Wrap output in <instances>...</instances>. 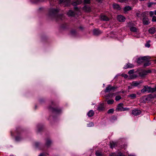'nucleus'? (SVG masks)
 Masks as SVG:
<instances>
[{
    "instance_id": "4468645a",
    "label": "nucleus",
    "mask_w": 156,
    "mask_h": 156,
    "mask_svg": "<svg viewBox=\"0 0 156 156\" xmlns=\"http://www.w3.org/2000/svg\"><path fill=\"white\" fill-rule=\"evenodd\" d=\"M64 19V17L63 14L58 15L56 17V19L57 21H59L60 20H62Z\"/></svg>"
},
{
    "instance_id": "39448f33",
    "label": "nucleus",
    "mask_w": 156,
    "mask_h": 156,
    "mask_svg": "<svg viewBox=\"0 0 156 156\" xmlns=\"http://www.w3.org/2000/svg\"><path fill=\"white\" fill-rule=\"evenodd\" d=\"M51 144V141L49 139H47L46 140V142L44 145V148H48L49 147Z\"/></svg>"
},
{
    "instance_id": "c756f323",
    "label": "nucleus",
    "mask_w": 156,
    "mask_h": 156,
    "mask_svg": "<svg viewBox=\"0 0 156 156\" xmlns=\"http://www.w3.org/2000/svg\"><path fill=\"white\" fill-rule=\"evenodd\" d=\"M136 97V95L135 94H132L129 95V97H130L132 99L135 98Z\"/></svg>"
},
{
    "instance_id": "7c9ffc66",
    "label": "nucleus",
    "mask_w": 156,
    "mask_h": 156,
    "mask_svg": "<svg viewBox=\"0 0 156 156\" xmlns=\"http://www.w3.org/2000/svg\"><path fill=\"white\" fill-rule=\"evenodd\" d=\"M114 112V109L113 108H111L108 110L107 112L108 114L113 113Z\"/></svg>"
},
{
    "instance_id": "bb28decb",
    "label": "nucleus",
    "mask_w": 156,
    "mask_h": 156,
    "mask_svg": "<svg viewBox=\"0 0 156 156\" xmlns=\"http://www.w3.org/2000/svg\"><path fill=\"white\" fill-rule=\"evenodd\" d=\"M131 9V8L129 6H126L124 8V10L125 11H128L130 10Z\"/></svg>"
},
{
    "instance_id": "680f3d73",
    "label": "nucleus",
    "mask_w": 156,
    "mask_h": 156,
    "mask_svg": "<svg viewBox=\"0 0 156 156\" xmlns=\"http://www.w3.org/2000/svg\"><path fill=\"white\" fill-rule=\"evenodd\" d=\"M155 37L156 38V34L154 35Z\"/></svg>"
},
{
    "instance_id": "338daca9",
    "label": "nucleus",
    "mask_w": 156,
    "mask_h": 156,
    "mask_svg": "<svg viewBox=\"0 0 156 156\" xmlns=\"http://www.w3.org/2000/svg\"><path fill=\"white\" fill-rule=\"evenodd\" d=\"M156 1V0H155Z\"/></svg>"
},
{
    "instance_id": "412c9836",
    "label": "nucleus",
    "mask_w": 156,
    "mask_h": 156,
    "mask_svg": "<svg viewBox=\"0 0 156 156\" xmlns=\"http://www.w3.org/2000/svg\"><path fill=\"white\" fill-rule=\"evenodd\" d=\"M87 115L89 117H92L94 115V112L93 110H90L88 112Z\"/></svg>"
},
{
    "instance_id": "79ce46f5",
    "label": "nucleus",
    "mask_w": 156,
    "mask_h": 156,
    "mask_svg": "<svg viewBox=\"0 0 156 156\" xmlns=\"http://www.w3.org/2000/svg\"><path fill=\"white\" fill-rule=\"evenodd\" d=\"M117 155V156H124L123 154L121 152L118 153Z\"/></svg>"
},
{
    "instance_id": "b1692460",
    "label": "nucleus",
    "mask_w": 156,
    "mask_h": 156,
    "mask_svg": "<svg viewBox=\"0 0 156 156\" xmlns=\"http://www.w3.org/2000/svg\"><path fill=\"white\" fill-rule=\"evenodd\" d=\"M130 30L131 31L134 32H137V28L135 27H131L130 28Z\"/></svg>"
},
{
    "instance_id": "c03bdc74",
    "label": "nucleus",
    "mask_w": 156,
    "mask_h": 156,
    "mask_svg": "<svg viewBox=\"0 0 156 156\" xmlns=\"http://www.w3.org/2000/svg\"><path fill=\"white\" fill-rule=\"evenodd\" d=\"M137 76V75L136 74H133L131 75V78L132 79H134V78L136 77Z\"/></svg>"
},
{
    "instance_id": "a211bd4d",
    "label": "nucleus",
    "mask_w": 156,
    "mask_h": 156,
    "mask_svg": "<svg viewBox=\"0 0 156 156\" xmlns=\"http://www.w3.org/2000/svg\"><path fill=\"white\" fill-rule=\"evenodd\" d=\"M83 9L86 12H90L91 11V9L88 6H85L83 7Z\"/></svg>"
},
{
    "instance_id": "aec40b11",
    "label": "nucleus",
    "mask_w": 156,
    "mask_h": 156,
    "mask_svg": "<svg viewBox=\"0 0 156 156\" xmlns=\"http://www.w3.org/2000/svg\"><path fill=\"white\" fill-rule=\"evenodd\" d=\"M101 19L104 21H108L109 20V18L104 15H101Z\"/></svg>"
},
{
    "instance_id": "0e129e2a",
    "label": "nucleus",
    "mask_w": 156,
    "mask_h": 156,
    "mask_svg": "<svg viewBox=\"0 0 156 156\" xmlns=\"http://www.w3.org/2000/svg\"><path fill=\"white\" fill-rule=\"evenodd\" d=\"M38 131H41V130H40V129H38Z\"/></svg>"
},
{
    "instance_id": "ea45409f",
    "label": "nucleus",
    "mask_w": 156,
    "mask_h": 156,
    "mask_svg": "<svg viewBox=\"0 0 156 156\" xmlns=\"http://www.w3.org/2000/svg\"><path fill=\"white\" fill-rule=\"evenodd\" d=\"M85 4H90V0H84Z\"/></svg>"
},
{
    "instance_id": "dca6fc26",
    "label": "nucleus",
    "mask_w": 156,
    "mask_h": 156,
    "mask_svg": "<svg viewBox=\"0 0 156 156\" xmlns=\"http://www.w3.org/2000/svg\"><path fill=\"white\" fill-rule=\"evenodd\" d=\"M82 2L81 0H77L75 1L72 4L73 5L76 6L78 5H79L81 4Z\"/></svg>"
},
{
    "instance_id": "de8ad7c7",
    "label": "nucleus",
    "mask_w": 156,
    "mask_h": 156,
    "mask_svg": "<svg viewBox=\"0 0 156 156\" xmlns=\"http://www.w3.org/2000/svg\"><path fill=\"white\" fill-rule=\"evenodd\" d=\"M154 14V13L153 11H150L149 12V15L151 16H152Z\"/></svg>"
},
{
    "instance_id": "a878e982",
    "label": "nucleus",
    "mask_w": 156,
    "mask_h": 156,
    "mask_svg": "<svg viewBox=\"0 0 156 156\" xmlns=\"http://www.w3.org/2000/svg\"><path fill=\"white\" fill-rule=\"evenodd\" d=\"M146 86H144V88L141 90V92L143 94H144L145 92H147V90Z\"/></svg>"
},
{
    "instance_id": "c9c22d12",
    "label": "nucleus",
    "mask_w": 156,
    "mask_h": 156,
    "mask_svg": "<svg viewBox=\"0 0 156 156\" xmlns=\"http://www.w3.org/2000/svg\"><path fill=\"white\" fill-rule=\"evenodd\" d=\"M150 64L149 62H146L144 64V66L146 67L149 66Z\"/></svg>"
},
{
    "instance_id": "603ef678",
    "label": "nucleus",
    "mask_w": 156,
    "mask_h": 156,
    "mask_svg": "<svg viewBox=\"0 0 156 156\" xmlns=\"http://www.w3.org/2000/svg\"><path fill=\"white\" fill-rule=\"evenodd\" d=\"M119 1L121 2H123L127 1L128 0H118Z\"/></svg>"
},
{
    "instance_id": "20e7f679",
    "label": "nucleus",
    "mask_w": 156,
    "mask_h": 156,
    "mask_svg": "<svg viewBox=\"0 0 156 156\" xmlns=\"http://www.w3.org/2000/svg\"><path fill=\"white\" fill-rule=\"evenodd\" d=\"M141 113V111L138 109H135L132 112V114L135 116H137L140 114Z\"/></svg>"
},
{
    "instance_id": "e433bc0d",
    "label": "nucleus",
    "mask_w": 156,
    "mask_h": 156,
    "mask_svg": "<svg viewBox=\"0 0 156 156\" xmlns=\"http://www.w3.org/2000/svg\"><path fill=\"white\" fill-rule=\"evenodd\" d=\"M146 75H147L148 73H150L151 72V71L150 69H148L147 70H145Z\"/></svg>"
},
{
    "instance_id": "cd10ccee",
    "label": "nucleus",
    "mask_w": 156,
    "mask_h": 156,
    "mask_svg": "<svg viewBox=\"0 0 156 156\" xmlns=\"http://www.w3.org/2000/svg\"><path fill=\"white\" fill-rule=\"evenodd\" d=\"M95 155L97 156H103L101 152H100L99 151H96L95 152Z\"/></svg>"
},
{
    "instance_id": "864d4df0",
    "label": "nucleus",
    "mask_w": 156,
    "mask_h": 156,
    "mask_svg": "<svg viewBox=\"0 0 156 156\" xmlns=\"http://www.w3.org/2000/svg\"><path fill=\"white\" fill-rule=\"evenodd\" d=\"M59 2L60 3H65V0H59Z\"/></svg>"
},
{
    "instance_id": "bf43d9fd",
    "label": "nucleus",
    "mask_w": 156,
    "mask_h": 156,
    "mask_svg": "<svg viewBox=\"0 0 156 156\" xmlns=\"http://www.w3.org/2000/svg\"><path fill=\"white\" fill-rule=\"evenodd\" d=\"M154 14L156 15V10L154 11Z\"/></svg>"
},
{
    "instance_id": "473e14b6",
    "label": "nucleus",
    "mask_w": 156,
    "mask_h": 156,
    "mask_svg": "<svg viewBox=\"0 0 156 156\" xmlns=\"http://www.w3.org/2000/svg\"><path fill=\"white\" fill-rule=\"evenodd\" d=\"M114 100L113 99L109 100L107 101V103L108 105L112 104L113 103Z\"/></svg>"
},
{
    "instance_id": "6ab92c4d",
    "label": "nucleus",
    "mask_w": 156,
    "mask_h": 156,
    "mask_svg": "<svg viewBox=\"0 0 156 156\" xmlns=\"http://www.w3.org/2000/svg\"><path fill=\"white\" fill-rule=\"evenodd\" d=\"M139 74L140 76L142 77H144L147 75L145 70H144L139 72Z\"/></svg>"
},
{
    "instance_id": "49530a36",
    "label": "nucleus",
    "mask_w": 156,
    "mask_h": 156,
    "mask_svg": "<svg viewBox=\"0 0 156 156\" xmlns=\"http://www.w3.org/2000/svg\"><path fill=\"white\" fill-rule=\"evenodd\" d=\"M155 91H156V87H155L152 88L151 93L154 92Z\"/></svg>"
},
{
    "instance_id": "e2e57ef3",
    "label": "nucleus",
    "mask_w": 156,
    "mask_h": 156,
    "mask_svg": "<svg viewBox=\"0 0 156 156\" xmlns=\"http://www.w3.org/2000/svg\"><path fill=\"white\" fill-rule=\"evenodd\" d=\"M52 105H53L54 104V102H52Z\"/></svg>"
},
{
    "instance_id": "052dcab7",
    "label": "nucleus",
    "mask_w": 156,
    "mask_h": 156,
    "mask_svg": "<svg viewBox=\"0 0 156 156\" xmlns=\"http://www.w3.org/2000/svg\"><path fill=\"white\" fill-rule=\"evenodd\" d=\"M128 156H135L134 155H129Z\"/></svg>"
},
{
    "instance_id": "3c124183",
    "label": "nucleus",
    "mask_w": 156,
    "mask_h": 156,
    "mask_svg": "<svg viewBox=\"0 0 156 156\" xmlns=\"http://www.w3.org/2000/svg\"><path fill=\"white\" fill-rule=\"evenodd\" d=\"M40 145V143L38 142H36L35 143V145L36 147L39 146Z\"/></svg>"
},
{
    "instance_id": "4c0bfd02",
    "label": "nucleus",
    "mask_w": 156,
    "mask_h": 156,
    "mask_svg": "<svg viewBox=\"0 0 156 156\" xmlns=\"http://www.w3.org/2000/svg\"><path fill=\"white\" fill-rule=\"evenodd\" d=\"M134 70L133 69L130 70L128 72V73L129 74H133L134 73Z\"/></svg>"
},
{
    "instance_id": "f8f14e48",
    "label": "nucleus",
    "mask_w": 156,
    "mask_h": 156,
    "mask_svg": "<svg viewBox=\"0 0 156 156\" xmlns=\"http://www.w3.org/2000/svg\"><path fill=\"white\" fill-rule=\"evenodd\" d=\"M93 32L94 35H98L101 34L102 32L98 29H94L93 30Z\"/></svg>"
},
{
    "instance_id": "5fc2aeb1",
    "label": "nucleus",
    "mask_w": 156,
    "mask_h": 156,
    "mask_svg": "<svg viewBox=\"0 0 156 156\" xmlns=\"http://www.w3.org/2000/svg\"><path fill=\"white\" fill-rule=\"evenodd\" d=\"M74 9L76 11H79V9L78 8V7H74Z\"/></svg>"
},
{
    "instance_id": "6e6552de",
    "label": "nucleus",
    "mask_w": 156,
    "mask_h": 156,
    "mask_svg": "<svg viewBox=\"0 0 156 156\" xmlns=\"http://www.w3.org/2000/svg\"><path fill=\"white\" fill-rule=\"evenodd\" d=\"M117 19L120 22H124L126 20L125 17L121 15H118L117 17Z\"/></svg>"
},
{
    "instance_id": "37998d69",
    "label": "nucleus",
    "mask_w": 156,
    "mask_h": 156,
    "mask_svg": "<svg viewBox=\"0 0 156 156\" xmlns=\"http://www.w3.org/2000/svg\"><path fill=\"white\" fill-rule=\"evenodd\" d=\"M109 156H117L116 154L115 153H112L109 154Z\"/></svg>"
},
{
    "instance_id": "a18cd8bd",
    "label": "nucleus",
    "mask_w": 156,
    "mask_h": 156,
    "mask_svg": "<svg viewBox=\"0 0 156 156\" xmlns=\"http://www.w3.org/2000/svg\"><path fill=\"white\" fill-rule=\"evenodd\" d=\"M152 21L153 22H156V16H154L153 17V18L152 19Z\"/></svg>"
},
{
    "instance_id": "9b49d317",
    "label": "nucleus",
    "mask_w": 156,
    "mask_h": 156,
    "mask_svg": "<svg viewBox=\"0 0 156 156\" xmlns=\"http://www.w3.org/2000/svg\"><path fill=\"white\" fill-rule=\"evenodd\" d=\"M143 60L144 62H150L151 57L148 56H146L142 57Z\"/></svg>"
},
{
    "instance_id": "09e8293b",
    "label": "nucleus",
    "mask_w": 156,
    "mask_h": 156,
    "mask_svg": "<svg viewBox=\"0 0 156 156\" xmlns=\"http://www.w3.org/2000/svg\"><path fill=\"white\" fill-rule=\"evenodd\" d=\"M146 87L147 89V92L148 93H150V87H148V86H146Z\"/></svg>"
},
{
    "instance_id": "423d86ee",
    "label": "nucleus",
    "mask_w": 156,
    "mask_h": 156,
    "mask_svg": "<svg viewBox=\"0 0 156 156\" xmlns=\"http://www.w3.org/2000/svg\"><path fill=\"white\" fill-rule=\"evenodd\" d=\"M58 11V9H51L49 10V13L50 15H55L56 14Z\"/></svg>"
},
{
    "instance_id": "5701e85b",
    "label": "nucleus",
    "mask_w": 156,
    "mask_h": 156,
    "mask_svg": "<svg viewBox=\"0 0 156 156\" xmlns=\"http://www.w3.org/2000/svg\"><path fill=\"white\" fill-rule=\"evenodd\" d=\"M67 15L69 16H74L75 15V13L73 11L70 10L67 13Z\"/></svg>"
},
{
    "instance_id": "58836bf2",
    "label": "nucleus",
    "mask_w": 156,
    "mask_h": 156,
    "mask_svg": "<svg viewBox=\"0 0 156 156\" xmlns=\"http://www.w3.org/2000/svg\"><path fill=\"white\" fill-rule=\"evenodd\" d=\"M21 139V138L20 136H17L15 138V140L17 141H18L20 140Z\"/></svg>"
},
{
    "instance_id": "c85d7f7f",
    "label": "nucleus",
    "mask_w": 156,
    "mask_h": 156,
    "mask_svg": "<svg viewBox=\"0 0 156 156\" xmlns=\"http://www.w3.org/2000/svg\"><path fill=\"white\" fill-rule=\"evenodd\" d=\"M94 126V123L92 122H89L87 124V126L89 127L93 126Z\"/></svg>"
},
{
    "instance_id": "f03ea898",
    "label": "nucleus",
    "mask_w": 156,
    "mask_h": 156,
    "mask_svg": "<svg viewBox=\"0 0 156 156\" xmlns=\"http://www.w3.org/2000/svg\"><path fill=\"white\" fill-rule=\"evenodd\" d=\"M143 17L142 20L143 23L144 25H147L150 23L148 17L145 16V13L144 12L142 13L141 15Z\"/></svg>"
},
{
    "instance_id": "393cba45",
    "label": "nucleus",
    "mask_w": 156,
    "mask_h": 156,
    "mask_svg": "<svg viewBox=\"0 0 156 156\" xmlns=\"http://www.w3.org/2000/svg\"><path fill=\"white\" fill-rule=\"evenodd\" d=\"M137 62L138 64H141L143 63L144 62L143 60L142 57L139 58L137 60Z\"/></svg>"
},
{
    "instance_id": "f3484780",
    "label": "nucleus",
    "mask_w": 156,
    "mask_h": 156,
    "mask_svg": "<svg viewBox=\"0 0 156 156\" xmlns=\"http://www.w3.org/2000/svg\"><path fill=\"white\" fill-rule=\"evenodd\" d=\"M110 147L113 149V148L116 147L117 146V144L116 142H110Z\"/></svg>"
},
{
    "instance_id": "8fccbe9b",
    "label": "nucleus",
    "mask_w": 156,
    "mask_h": 156,
    "mask_svg": "<svg viewBox=\"0 0 156 156\" xmlns=\"http://www.w3.org/2000/svg\"><path fill=\"white\" fill-rule=\"evenodd\" d=\"M122 76L124 77L125 78H126L128 77V75L126 74H122Z\"/></svg>"
},
{
    "instance_id": "1a4fd4ad",
    "label": "nucleus",
    "mask_w": 156,
    "mask_h": 156,
    "mask_svg": "<svg viewBox=\"0 0 156 156\" xmlns=\"http://www.w3.org/2000/svg\"><path fill=\"white\" fill-rule=\"evenodd\" d=\"M105 109V107L104 106L103 103H101L98 106L97 110L99 111H102L104 110Z\"/></svg>"
},
{
    "instance_id": "2eb2a0df",
    "label": "nucleus",
    "mask_w": 156,
    "mask_h": 156,
    "mask_svg": "<svg viewBox=\"0 0 156 156\" xmlns=\"http://www.w3.org/2000/svg\"><path fill=\"white\" fill-rule=\"evenodd\" d=\"M134 66L133 64L128 63L124 67V69L131 68L133 67Z\"/></svg>"
},
{
    "instance_id": "ddd939ff",
    "label": "nucleus",
    "mask_w": 156,
    "mask_h": 156,
    "mask_svg": "<svg viewBox=\"0 0 156 156\" xmlns=\"http://www.w3.org/2000/svg\"><path fill=\"white\" fill-rule=\"evenodd\" d=\"M148 31L150 34H153L156 32V28L154 27H151L149 29Z\"/></svg>"
},
{
    "instance_id": "69168bd1",
    "label": "nucleus",
    "mask_w": 156,
    "mask_h": 156,
    "mask_svg": "<svg viewBox=\"0 0 156 156\" xmlns=\"http://www.w3.org/2000/svg\"><path fill=\"white\" fill-rule=\"evenodd\" d=\"M11 136H13V135H12V132H11Z\"/></svg>"
},
{
    "instance_id": "7ed1b4c3",
    "label": "nucleus",
    "mask_w": 156,
    "mask_h": 156,
    "mask_svg": "<svg viewBox=\"0 0 156 156\" xmlns=\"http://www.w3.org/2000/svg\"><path fill=\"white\" fill-rule=\"evenodd\" d=\"M117 88V87L112 86L111 85H108L105 90V92H109L112 91H114V90Z\"/></svg>"
},
{
    "instance_id": "4be33fe9",
    "label": "nucleus",
    "mask_w": 156,
    "mask_h": 156,
    "mask_svg": "<svg viewBox=\"0 0 156 156\" xmlns=\"http://www.w3.org/2000/svg\"><path fill=\"white\" fill-rule=\"evenodd\" d=\"M113 6L114 9H116L117 10H119L120 9V7L118 4H114L113 5Z\"/></svg>"
},
{
    "instance_id": "13d9d810",
    "label": "nucleus",
    "mask_w": 156,
    "mask_h": 156,
    "mask_svg": "<svg viewBox=\"0 0 156 156\" xmlns=\"http://www.w3.org/2000/svg\"><path fill=\"white\" fill-rule=\"evenodd\" d=\"M152 88L150 87V93L151 92Z\"/></svg>"
},
{
    "instance_id": "4d7b16f0",
    "label": "nucleus",
    "mask_w": 156,
    "mask_h": 156,
    "mask_svg": "<svg viewBox=\"0 0 156 156\" xmlns=\"http://www.w3.org/2000/svg\"><path fill=\"white\" fill-rule=\"evenodd\" d=\"M136 15L137 16L139 17L140 15V13L137 12L136 13Z\"/></svg>"
},
{
    "instance_id": "f704fd0d",
    "label": "nucleus",
    "mask_w": 156,
    "mask_h": 156,
    "mask_svg": "<svg viewBox=\"0 0 156 156\" xmlns=\"http://www.w3.org/2000/svg\"><path fill=\"white\" fill-rule=\"evenodd\" d=\"M133 25V23L132 22H129L128 23L127 26L128 27H131Z\"/></svg>"
},
{
    "instance_id": "a19ab883",
    "label": "nucleus",
    "mask_w": 156,
    "mask_h": 156,
    "mask_svg": "<svg viewBox=\"0 0 156 156\" xmlns=\"http://www.w3.org/2000/svg\"><path fill=\"white\" fill-rule=\"evenodd\" d=\"M145 46L146 47L149 48L150 46V44L149 43V42H147L145 44Z\"/></svg>"
},
{
    "instance_id": "0eeeda50",
    "label": "nucleus",
    "mask_w": 156,
    "mask_h": 156,
    "mask_svg": "<svg viewBox=\"0 0 156 156\" xmlns=\"http://www.w3.org/2000/svg\"><path fill=\"white\" fill-rule=\"evenodd\" d=\"M49 109H51L52 112L56 113H58L61 111V110L59 108H53L51 106L49 107Z\"/></svg>"
},
{
    "instance_id": "72a5a7b5",
    "label": "nucleus",
    "mask_w": 156,
    "mask_h": 156,
    "mask_svg": "<svg viewBox=\"0 0 156 156\" xmlns=\"http://www.w3.org/2000/svg\"><path fill=\"white\" fill-rule=\"evenodd\" d=\"M121 97L119 95L117 96L115 98V100L116 101H119L121 99Z\"/></svg>"
},
{
    "instance_id": "9d476101",
    "label": "nucleus",
    "mask_w": 156,
    "mask_h": 156,
    "mask_svg": "<svg viewBox=\"0 0 156 156\" xmlns=\"http://www.w3.org/2000/svg\"><path fill=\"white\" fill-rule=\"evenodd\" d=\"M142 82L141 81H134L131 83V85L132 86L137 87L142 83Z\"/></svg>"
},
{
    "instance_id": "f257e3e1",
    "label": "nucleus",
    "mask_w": 156,
    "mask_h": 156,
    "mask_svg": "<svg viewBox=\"0 0 156 156\" xmlns=\"http://www.w3.org/2000/svg\"><path fill=\"white\" fill-rule=\"evenodd\" d=\"M124 104L123 103L119 104L115 109L116 111H128L129 109L127 108H123Z\"/></svg>"
},
{
    "instance_id": "2f4dec72",
    "label": "nucleus",
    "mask_w": 156,
    "mask_h": 156,
    "mask_svg": "<svg viewBox=\"0 0 156 156\" xmlns=\"http://www.w3.org/2000/svg\"><path fill=\"white\" fill-rule=\"evenodd\" d=\"M155 4H156L155 3H154V2H149L148 3V7H151L152 5H155Z\"/></svg>"
},
{
    "instance_id": "6e6d98bb",
    "label": "nucleus",
    "mask_w": 156,
    "mask_h": 156,
    "mask_svg": "<svg viewBox=\"0 0 156 156\" xmlns=\"http://www.w3.org/2000/svg\"><path fill=\"white\" fill-rule=\"evenodd\" d=\"M46 154L44 153L41 154L39 156H45Z\"/></svg>"
}]
</instances>
